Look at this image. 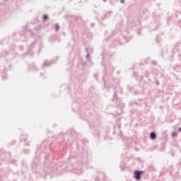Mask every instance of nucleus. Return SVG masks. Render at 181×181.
<instances>
[{
	"mask_svg": "<svg viewBox=\"0 0 181 181\" xmlns=\"http://www.w3.org/2000/svg\"><path fill=\"white\" fill-rule=\"evenodd\" d=\"M150 137H151V139H153V140L156 139V134H155V132H151L150 134Z\"/></svg>",
	"mask_w": 181,
	"mask_h": 181,
	"instance_id": "2",
	"label": "nucleus"
},
{
	"mask_svg": "<svg viewBox=\"0 0 181 181\" xmlns=\"http://www.w3.org/2000/svg\"><path fill=\"white\" fill-rule=\"evenodd\" d=\"M47 18H48L47 15H45L43 17L44 21H47Z\"/></svg>",
	"mask_w": 181,
	"mask_h": 181,
	"instance_id": "3",
	"label": "nucleus"
},
{
	"mask_svg": "<svg viewBox=\"0 0 181 181\" xmlns=\"http://www.w3.org/2000/svg\"><path fill=\"white\" fill-rule=\"evenodd\" d=\"M179 132H181V127L178 129Z\"/></svg>",
	"mask_w": 181,
	"mask_h": 181,
	"instance_id": "5",
	"label": "nucleus"
},
{
	"mask_svg": "<svg viewBox=\"0 0 181 181\" xmlns=\"http://www.w3.org/2000/svg\"><path fill=\"white\" fill-rule=\"evenodd\" d=\"M122 4H124V0H121Z\"/></svg>",
	"mask_w": 181,
	"mask_h": 181,
	"instance_id": "6",
	"label": "nucleus"
},
{
	"mask_svg": "<svg viewBox=\"0 0 181 181\" xmlns=\"http://www.w3.org/2000/svg\"><path fill=\"white\" fill-rule=\"evenodd\" d=\"M104 2H107V0H103Z\"/></svg>",
	"mask_w": 181,
	"mask_h": 181,
	"instance_id": "7",
	"label": "nucleus"
},
{
	"mask_svg": "<svg viewBox=\"0 0 181 181\" xmlns=\"http://www.w3.org/2000/svg\"><path fill=\"white\" fill-rule=\"evenodd\" d=\"M144 173V171H139V170H135L134 172V177L136 180H141V175Z\"/></svg>",
	"mask_w": 181,
	"mask_h": 181,
	"instance_id": "1",
	"label": "nucleus"
},
{
	"mask_svg": "<svg viewBox=\"0 0 181 181\" xmlns=\"http://www.w3.org/2000/svg\"><path fill=\"white\" fill-rule=\"evenodd\" d=\"M56 30H59V25H56Z\"/></svg>",
	"mask_w": 181,
	"mask_h": 181,
	"instance_id": "4",
	"label": "nucleus"
}]
</instances>
